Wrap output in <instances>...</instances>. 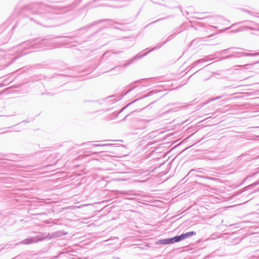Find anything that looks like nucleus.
I'll list each match as a JSON object with an SVG mask.
<instances>
[{
	"mask_svg": "<svg viewBox=\"0 0 259 259\" xmlns=\"http://www.w3.org/2000/svg\"><path fill=\"white\" fill-rule=\"evenodd\" d=\"M31 13L27 17L37 25L43 27H51L50 21L54 18V15L59 13V10L54 6L45 4H36L26 6L24 11Z\"/></svg>",
	"mask_w": 259,
	"mask_h": 259,
	"instance_id": "obj_1",
	"label": "nucleus"
},
{
	"mask_svg": "<svg viewBox=\"0 0 259 259\" xmlns=\"http://www.w3.org/2000/svg\"><path fill=\"white\" fill-rule=\"evenodd\" d=\"M67 233L63 232L62 231H58L48 234H42L36 236L31 237L23 240L21 243L24 244H30L37 243L38 241L44 240L46 239H52L66 235Z\"/></svg>",
	"mask_w": 259,
	"mask_h": 259,
	"instance_id": "obj_2",
	"label": "nucleus"
},
{
	"mask_svg": "<svg viewBox=\"0 0 259 259\" xmlns=\"http://www.w3.org/2000/svg\"><path fill=\"white\" fill-rule=\"evenodd\" d=\"M28 45L31 47H34V49H36L38 47L35 46H46L48 47H52L55 46V41L54 38H43L40 39L39 38H36L33 40H29L27 42Z\"/></svg>",
	"mask_w": 259,
	"mask_h": 259,
	"instance_id": "obj_3",
	"label": "nucleus"
},
{
	"mask_svg": "<svg viewBox=\"0 0 259 259\" xmlns=\"http://www.w3.org/2000/svg\"><path fill=\"white\" fill-rule=\"evenodd\" d=\"M174 37V34H172V35H170L168 36L167 39L162 44H159V45H158L157 46L155 47H154L153 48H152L150 51H148V52H146L144 53H143V54L140 55L139 54L136 55V56L134 57V58L130 61V62L128 63H126L124 65H123V66L124 67H126L127 66H128V65H130V64H131L132 62L134 60H137V59H139L140 58H141L142 57H144L145 56H146L151 51H152L154 50H156V49H159V48H160L163 45H164V44H165L166 42H167V41H168L169 40H171V39H172Z\"/></svg>",
	"mask_w": 259,
	"mask_h": 259,
	"instance_id": "obj_4",
	"label": "nucleus"
},
{
	"mask_svg": "<svg viewBox=\"0 0 259 259\" xmlns=\"http://www.w3.org/2000/svg\"><path fill=\"white\" fill-rule=\"evenodd\" d=\"M181 241L179 235L176 236L172 238L160 239L156 242V244H170L175 242H179Z\"/></svg>",
	"mask_w": 259,
	"mask_h": 259,
	"instance_id": "obj_5",
	"label": "nucleus"
},
{
	"mask_svg": "<svg viewBox=\"0 0 259 259\" xmlns=\"http://www.w3.org/2000/svg\"><path fill=\"white\" fill-rule=\"evenodd\" d=\"M204 174V169L201 168H198L197 169H192L188 172L187 176H195L197 177H201L200 174Z\"/></svg>",
	"mask_w": 259,
	"mask_h": 259,
	"instance_id": "obj_6",
	"label": "nucleus"
},
{
	"mask_svg": "<svg viewBox=\"0 0 259 259\" xmlns=\"http://www.w3.org/2000/svg\"><path fill=\"white\" fill-rule=\"evenodd\" d=\"M196 232L194 231L188 232L186 233H183L179 235L180 240L182 241L185 239L190 237L193 235H196Z\"/></svg>",
	"mask_w": 259,
	"mask_h": 259,
	"instance_id": "obj_7",
	"label": "nucleus"
},
{
	"mask_svg": "<svg viewBox=\"0 0 259 259\" xmlns=\"http://www.w3.org/2000/svg\"><path fill=\"white\" fill-rule=\"evenodd\" d=\"M136 127L138 129H145L147 127V122L145 120L140 121L136 123Z\"/></svg>",
	"mask_w": 259,
	"mask_h": 259,
	"instance_id": "obj_8",
	"label": "nucleus"
},
{
	"mask_svg": "<svg viewBox=\"0 0 259 259\" xmlns=\"http://www.w3.org/2000/svg\"><path fill=\"white\" fill-rule=\"evenodd\" d=\"M259 55V52L254 53H245L243 52H240V56H256Z\"/></svg>",
	"mask_w": 259,
	"mask_h": 259,
	"instance_id": "obj_9",
	"label": "nucleus"
},
{
	"mask_svg": "<svg viewBox=\"0 0 259 259\" xmlns=\"http://www.w3.org/2000/svg\"><path fill=\"white\" fill-rule=\"evenodd\" d=\"M139 82L141 84V86L147 87L148 85V80L146 79H142L141 80H137L135 83Z\"/></svg>",
	"mask_w": 259,
	"mask_h": 259,
	"instance_id": "obj_10",
	"label": "nucleus"
},
{
	"mask_svg": "<svg viewBox=\"0 0 259 259\" xmlns=\"http://www.w3.org/2000/svg\"><path fill=\"white\" fill-rule=\"evenodd\" d=\"M107 20L108 21V19H102V20H99L98 21H97V22H95L93 23V25H94V24H97V23L103 22V21H107ZM109 21H111L113 22L115 24H119V25H122V24L121 23H118L117 22H115V21H114L113 20H109Z\"/></svg>",
	"mask_w": 259,
	"mask_h": 259,
	"instance_id": "obj_11",
	"label": "nucleus"
},
{
	"mask_svg": "<svg viewBox=\"0 0 259 259\" xmlns=\"http://www.w3.org/2000/svg\"><path fill=\"white\" fill-rule=\"evenodd\" d=\"M212 60V59H209L208 60H205L204 59H199L198 60L195 61L193 64L195 66V65H197L199 63H201L203 62H206L208 60Z\"/></svg>",
	"mask_w": 259,
	"mask_h": 259,
	"instance_id": "obj_12",
	"label": "nucleus"
},
{
	"mask_svg": "<svg viewBox=\"0 0 259 259\" xmlns=\"http://www.w3.org/2000/svg\"><path fill=\"white\" fill-rule=\"evenodd\" d=\"M92 146L94 147H100V146H106V147H111L113 146V144H92Z\"/></svg>",
	"mask_w": 259,
	"mask_h": 259,
	"instance_id": "obj_13",
	"label": "nucleus"
},
{
	"mask_svg": "<svg viewBox=\"0 0 259 259\" xmlns=\"http://www.w3.org/2000/svg\"><path fill=\"white\" fill-rule=\"evenodd\" d=\"M218 158V156H213L211 154L209 155L208 156H207L205 157V159H209V160H215Z\"/></svg>",
	"mask_w": 259,
	"mask_h": 259,
	"instance_id": "obj_14",
	"label": "nucleus"
},
{
	"mask_svg": "<svg viewBox=\"0 0 259 259\" xmlns=\"http://www.w3.org/2000/svg\"><path fill=\"white\" fill-rule=\"evenodd\" d=\"M240 52L238 51H233L232 53V56H233L234 57H238L240 55Z\"/></svg>",
	"mask_w": 259,
	"mask_h": 259,
	"instance_id": "obj_15",
	"label": "nucleus"
},
{
	"mask_svg": "<svg viewBox=\"0 0 259 259\" xmlns=\"http://www.w3.org/2000/svg\"><path fill=\"white\" fill-rule=\"evenodd\" d=\"M139 99H136V100H134L133 101L130 102L129 104H128L127 105H126L125 107H124L119 112V113H120L124 109H125L127 107H128V106H130L131 104L136 102L137 101H138Z\"/></svg>",
	"mask_w": 259,
	"mask_h": 259,
	"instance_id": "obj_16",
	"label": "nucleus"
},
{
	"mask_svg": "<svg viewBox=\"0 0 259 259\" xmlns=\"http://www.w3.org/2000/svg\"><path fill=\"white\" fill-rule=\"evenodd\" d=\"M66 39L64 40V42H66V43H72V42L71 41V39H72L73 38L71 36H68L66 37Z\"/></svg>",
	"mask_w": 259,
	"mask_h": 259,
	"instance_id": "obj_17",
	"label": "nucleus"
},
{
	"mask_svg": "<svg viewBox=\"0 0 259 259\" xmlns=\"http://www.w3.org/2000/svg\"><path fill=\"white\" fill-rule=\"evenodd\" d=\"M235 49V48H228L227 49H225V50H224L223 51H222V52H223V53H227L229 50H231V49ZM236 49H238V50H243V49L242 48H236Z\"/></svg>",
	"mask_w": 259,
	"mask_h": 259,
	"instance_id": "obj_18",
	"label": "nucleus"
},
{
	"mask_svg": "<svg viewBox=\"0 0 259 259\" xmlns=\"http://www.w3.org/2000/svg\"><path fill=\"white\" fill-rule=\"evenodd\" d=\"M137 87L136 85H135L133 87H132V88L128 90H127L126 91V92L124 94V95H126L127 94L129 93L130 92H131L133 90H134L135 88H136Z\"/></svg>",
	"mask_w": 259,
	"mask_h": 259,
	"instance_id": "obj_19",
	"label": "nucleus"
},
{
	"mask_svg": "<svg viewBox=\"0 0 259 259\" xmlns=\"http://www.w3.org/2000/svg\"><path fill=\"white\" fill-rule=\"evenodd\" d=\"M231 57H234L233 56H232V54L231 55H228L226 57L223 58L222 59H227Z\"/></svg>",
	"mask_w": 259,
	"mask_h": 259,
	"instance_id": "obj_20",
	"label": "nucleus"
},
{
	"mask_svg": "<svg viewBox=\"0 0 259 259\" xmlns=\"http://www.w3.org/2000/svg\"><path fill=\"white\" fill-rule=\"evenodd\" d=\"M117 69H118V70H119L118 71V72H121V70H120V69L119 68H118V66L113 67V68H112V70H114V69H117Z\"/></svg>",
	"mask_w": 259,
	"mask_h": 259,
	"instance_id": "obj_21",
	"label": "nucleus"
},
{
	"mask_svg": "<svg viewBox=\"0 0 259 259\" xmlns=\"http://www.w3.org/2000/svg\"><path fill=\"white\" fill-rule=\"evenodd\" d=\"M99 6H111L110 5L107 4H103L99 5Z\"/></svg>",
	"mask_w": 259,
	"mask_h": 259,
	"instance_id": "obj_22",
	"label": "nucleus"
},
{
	"mask_svg": "<svg viewBox=\"0 0 259 259\" xmlns=\"http://www.w3.org/2000/svg\"><path fill=\"white\" fill-rule=\"evenodd\" d=\"M109 53V52H106L105 53L103 56H102V58H104L105 57H106V56L108 57V56H107L108 54Z\"/></svg>",
	"mask_w": 259,
	"mask_h": 259,
	"instance_id": "obj_23",
	"label": "nucleus"
},
{
	"mask_svg": "<svg viewBox=\"0 0 259 259\" xmlns=\"http://www.w3.org/2000/svg\"><path fill=\"white\" fill-rule=\"evenodd\" d=\"M152 93H153L152 91L150 92L149 93V94L148 95H145L143 98L147 97H148L149 96H150V95H151L152 94Z\"/></svg>",
	"mask_w": 259,
	"mask_h": 259,
	"instance_id": "obj_24",
	"label": "nucleus"
},
{
	"mask_svg": "<svg viewBox=\"0 0 259 259\" xmlns=\"http://www.w3.org/2000/svg\"><path fill=\"white\" fill-rule=\"evenodd\" d=\"M162 19H163V18L159 19H158V20H156V21H155L152 22L151 23V24L154 23H155V22H157V21H159V20H162Z\"/></svg>",
	"mask_w": 259,
	"mask_h": 259,
	"instance_id": "obj_25",
	"label": "nucleus"
},
{
	"mask_svg": "<svg viewBox=\"0 0 259 259\" xmlns=\"http://www.w3.org/2000/svg\"><path fill=\"white\" fill-rule=\"evenodd\" d=\"M120 52H112L111 53V54H117V53H120Z\"/></svg>",
	"mask_w": 259,
	"mask_h": 259,
	"instance_id": "obj_26",
	"label": "nucleus"
},
{
	"mask_svg": "<svg viewBox=\"0 0 259 259\" xmlns=\"http://www.w3.org/2000/svg\"><path fill=\"white\" fill-rule=\"evenodd\" d=\"M90 143V142H87V143H83L82 144V145H87V144H89Z\"/></svg>",
	"mask_w": 259,
	"mask_h": 259,
	"instance_id": "obj_27",
	"label": "nucleus"
},
{
	"mask_svg": "<svg viewBox=\"0 0 259 259\" xmlns=\"http://www.w3.org/2000/svg\"><path fill=\"white\" fill-rule=\"evenodd\" d=\"M170 111H171V110H168L167 111L165 112L164 113V114H165V113H169V112H170Z\"/></svg>",
	"mask_w": 259,
	"mask_h": 259,
	"instance_id": "obj_28",
	"label": "nucleus"
},
{
	"mask_svg": "<svg viewBox=\"0 0 259 259\" xmlns=\"http://www.w3.org/2000/svg\"><path fill=\"white\" fill-rule=\"evenodd\" d=\"M258 63H259V61H256L255 62H254L252 64H258Z\"/></svg>",
	"mask_w": 259,
	"mask_h": 259,
	"instance_id": "obj_29",
	"label": "nucleus"
},
{
	"mask_svg": "<svg viewBox=\"0 0 259 259\" xmlns=\"http://www.w3.org/2000/svg\"><path fill=\"white\" fill-rule=\"evenodd\" d=\"M121 194H127V193L125 192V191H122V192H121Z\"/></svg>",
	"mask_w": 259,
	"mask_h": 259,
	"instance_id": "obj_30",
	"label": "nucleus"
},
{
	"mask_svg": "<svg viewBox=\"0 0 259 259\" xmlns=\"http://www.w3.org/2000/svg\"><path fill=\"white\" fill-rule=\"evenodd\" d=\"M197 19H202L203 18H201V16H199V17H196Z\"/></svg>",
	"mask_w": 259,
	"mask_h": 259,
	"instance_id": "obj_31",
	"label": "nucleus"
},
{
	"mask_svg": "<svg viewBox=\"0 0 259 259\" xmlns=\"http://www.w3.org/2000/svg\"><path fill=\"white\" fill-rule=\"evenodd\" d=\"M197 19H202L203 18H201V16H199V17H196Z\"/></svg>",
	"mask_w": 259,
	"mask_h": 259,
	"instance_id": "obj_32",
	"label": "nucleus"
},
{
	"mask_svg": "<svg viewBox=\"0 0 259 259\" xmlns=\"http://www.w3.org/2000/svg\"><path fill=\"white\" fill-rule=\"evenodd\" d=\"M113 258H115V259H120V258L118 257H113Z\"/></svg>",
	"mask_w": 259,
	"mask_h": 259,
	"instance_id": "obj_33",
	"label": "nucleus"
},
{
	"mask_svg": "<svg viewBox=\"0 0 259 259\" xmlns=\"http://www.w3.org/2000/svg\"><path fill=\"white\" fill-rule=\"evenodd\" d=\"M219 98H220V97H217V98H216L215 99H219Z\"/></svg>",
	"mask_w": 259,
	"mask_h": 259,
	"instance_id": "obj_34",
	"label": "nucleus"
},
{
	"mask_svg": "<svg viewBox=\"0 0 259 259\" xmlns=\"http://www.w3.org/2000/svg\"><path fill=\"white\" fill-rule=\"evenodd\" d=\"M128 115H126V116L125 117L124 119H125L126 117H127V116H128Z\"/></svg>",
	"mask_w": 259,
	"mask_h": 259,
	"instance_id": "obj_35",
	"label": "nucleus"
},
{
	"mask_svg": "<svg viewBox=\"0 0 259 259\" xmlns=\"http://www.w3.org/2000/svg\"><path fill=\"white\" fill-rule=\"evenodd\" d=\"M97 153H98V152H95V153H94V154H97Z\"/></svg>",
	"mask_w": 259,
	"mask_h": 259,
	"instance_id": "obj_36",
	"label": "nucleus"
}]
</instances>
